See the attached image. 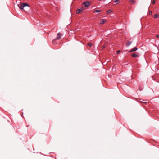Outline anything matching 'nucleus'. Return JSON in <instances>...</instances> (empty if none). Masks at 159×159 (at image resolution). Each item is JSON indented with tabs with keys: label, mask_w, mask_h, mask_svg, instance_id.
<instances>
[{
	"label": "nucleus",
	"mask_w": 159,
	"mask_h": 159,
	"mask_svg": "<svg viewBox=\"0 0 159 159\" xmlns=\"http://www.w3.org/2000/svg\"><path fill=\"white\" fill-rule=\"evenodd\" d=\"M20 8L21 10L27 12L30 9V7L28 3H23L21 4Z\"/></svg>",
	"instance_id": "obj_1"
},
{
	"label": "nucleus",
	"mask_w": 159,
	"mask_h": 159,
	"mask_svg": "<svg viewBox=\"0 0 159 159\" xmlns=\"http://www.w3.org/2000/svg\"><path fill=\"white\" fill-rule=\"evenodd\" d=\"M62 35L61 34V33H57V37L55 39L53 40L52 43L54 44V42L55 41V40H59L60 38L61 37V36Z\"/></svg>",
	"instance_id": "obj_2"
},
{
	"label": "nucleus",
	"mask_w": 159,
	"mask_h": 159,
	"mask_svg": "<svg viewBox=\"0 0 159 159\" xmlns=\"http://www.w3.org/2000/svg\"><path fill=\"white\" fill-rule=\"evenodd\" d=\"M84 10V9L83 8H82L81 9H77L76 11V13L77 14H79L81 12L83 11Z\"/></svg>",
	"instance_id": "obj_3"
},
{
	"label": "nucleus",
	"mask_w": 159,
	"mask_h": 159,
	"mask_svg": "<svg viewBox=\"0 0 159 159\" xmlns=\"http://www.w3.org/2000/svg\"><path fill=\"white\" fill-rule=\"evenodd\" d=\"M106 22V20L104 19H102L100 20V23L101 24H103Z\"/></svg>",
	"instance_id": "obj_4"
},
{
	"label": "nucleus",
	"mask_w": 159,
	"mask_h": 159,
	"mask_svg": "<svg viewBox=\"0 0 159 159\" xmlns=\"http://www.w3.org/2000/svg\"><path fill=\"white\" fill-rule=\"evenodd\" d=\"M84 4L85 7H87L89 6V2L87 1L84 2Z\"/></svg>",
	"instance_id": "obj_5"
},
{
	"label": "nucleus",
	"mask_w": 159,
	"mask_h": 159,
	"mask_svg": "<svg viewBox=\"0 0 159 159\" xmlns=\"http://www.w3.org/2000/svg\"><path fill=\"white\" fill-rule=\"evenodd\" d=\"M132 56L133 57H138L139 56V54L137 53V52H136V53H135L134 54H133L132 55Z\"/></svg>",
	"instance_id": "obj_6"
},
{
	"label": "nucleus",
	"mask_w": 159,
	"mask_h": 159,
	"mask_svg": "<svg viewBox=\"0 0 159 159\" xmlns=\"http://www.w3.org/2000/svg\"><path fill=\"white\" fill-rule=\"evenodd\" d=\"M137 50V48L136 47H135L131 49L130 50V51L131 52H134V51H136V50Z\"/></svg>",
	"instance_id": "obj_7"
},
{
	"label": "nucleus",
	"mask_w": 159,
	"mask_h": 159,
	"mask_svg": "<svg viewBox=\"0 0 159 159\" xmlns=\"http://www.w3.org/2000/svg\"><path fill=\"white\" fill-rule=\"evenodd\" d=\"M132 43V41H129L126 43V46H129Z\"/></svg>",
	"instance_id": "obj_8"
},
{
	"label": "nucleus",
	"mask_w": 159,
	"mask_h": 159,
	"mask_svg": "<svg viewBox=\"0 0 159 159\" xmlns=\"http://www.w3.org/2000/svg\"><path fill=\"white\" fill-rule=\"evenodd\" d=\"M153 17L154 18H159V15L158 14H155L154 16Z\"/></svg>",
	"instance_id": "obj_9"
},
{
	"label": "nucleus",
	"mask_w": 159,
	"mask_h": 159,
	"mask_svg": "<svg viewBox=\"0 0 159 159\" xmlns=\"http://www.w3.org/2000/svg\"><path fill=\"white\" fill-rule=\"evenodd\" d=\"M101 11L99 10H95L93 11V13H98L101 12Z\"/></svg>",
	"instance_id": "obj_10"
},
{
	"label": "nucleus",
	"mask_w": 159,
	"mask_h": 159,
	"mask_svg": "<svg viewBox=\"0 0 159 159\" xmlns=\"http://www.w3.org/2000/svg\"><path fill=\"white\" fill-rule=\"evenodd\" d=\"M130 2L133 4H135L136 3V2L134 0H130Z\"/></svg>",
	"instance_id": "obj_11"
},
{
	"label": "nucleus",
	"mask_w": 159,
	"mask_h": 159,
	"mask_svg": "<svg viewBox=\"0 0 159 159\" xmlns=\"http://www.w3.org/2000/svg\"><path fill=\"white\" fill-rule=\"evenodd\" d=\"M112 10L111 9H109L107 11V14H109L112 12Z\"/></svg>",
	"instance_id": "obj_12"
},
{
	"label": "nucleus",
	"mask_w": 159,
	"mask_h": 159,
	"mask_svg": "<svg viewBox=\"0 0 159 159\" xmlns=\"http://www.w3.org/2000/svg\"><path fill=\"white\" fill-rule=\"evenodd\" d=\"M114 2L116 4H117L119 3L120 1L119 0H116L114 1Z\"/></svg>",
	"instance_id": "obj_13"
},
{
	"label": "nucleus",
	"mask_w": 159,
	"mask_h": 159,
	"mask_svg": "<svg viewBox=\"0 0 159 159\" xmlns=\"http://www.w3.org/2000/svg\"><path fill=\"white\" fill-rule=\"evenodd\" d=\"M87 44L88 46H90V47H92L93 45V44L90 43H88Z\"/></svg>",
	"instance_id": "obj_14"
},
{
	"label": "nucleus",
	"mask_w": 159,
	"mask_h": 159,
	"mask_svg": "<svg viewBox=\"0 0 159 159\" xmlns=\"http://www.w3.org/2000/svg\"><path fill=\"white\" fill-rule=\"evenodd\" d=\"M155 2V0H153L152 3L153 4H154Z\"/></svg>",
	"instance_id": "obj_15"
},
{
	"label": "nucleus",
	"mask_w": 159,
	"mask_h": 159,
	"mask_svg": "<svg viewBox=\"0 0 159 159\" xmlns=\"http://www.w3.org/2000/svg\"><path fill=\"white\" fill-rule=\"evenodd\" d=\"M120 52V50H118L117 52V54H118Z\"/></svg>",
	"instance_id": "obj_16"
},
{
	"label": "nucleus",
	"mask_w": 159,
	"mask_h": 159,
	"mask_svg": "<svg viewBox=\"0 0 159 159\" xmlns=\"http://www.w3.org/2000/svg\"><path fill=\"white\" fill-rule=\"evenodd\" d=\"M149 14H152V12L151 11H150L149 12Z\"/></svg>",
	"instance_id": "obj_17"
},
{
	"label": "nucleus",
	"mask_w": 159,
	"mask_h": 159,
	"mask_svg": "<svg viewBox=\"0 0 159 159\" xmlns=\"http://www.w3.org/2000/svg\"><path fill=\"white\" fill-rule=\"evenodd\" d=\"M157 38H159V34L157 35Z\"/></svg>",
	"instance_id": "obj_18"
},
{
	"label": "nucleus",
	"mask_w": 159,
	"mask_h": 159,
	"mask_svg": "<svg viewBox=\"0 0 159 159\" xmlns=\"http://www.w3.org/2000/svg\"><path fill=\"white\" fill-rule=\"evenodd\" d=\"M105 46H104L103 47V48H105Z\"/></svg>",
	"instance_id": "obj_19"
},
{
	"label": "nucleus",
	"mask_w": 159,
	"mask_h": 159,
	"mask_svg": "<svg viewBox=\"0 0 159 159\" xmlns=\"http://www.w3.org/2000/svg\"><path fill=\"white\" fill-rule=\"evenodd\" d=\"M103 1H105V0H103Z\"/></svg>",
	"instance_id": "obj_20"
}]
</instances>
